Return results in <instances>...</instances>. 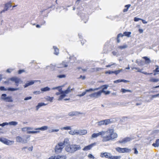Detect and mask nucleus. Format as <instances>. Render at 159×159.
<instances>
[{"mask_svg": "<svg viewBox=\"0 0 159 159\" xmlns=\"http://www.w3.org/2000/svg\"><path fill=\"white\" fill-rule=\"evenodd\" d=\"M132 139L130 137H126L123 139L121 140H120L118 142L119 143H125L127 142L130 141Z\"/></svg>", "mask_w": 159, "mask_h": 159, "instance_id": "4468645a", "label": "nucleus"}, {"mask_svg": "<svg viewBox=\"0 0 159 159\" xmlns=\"http://www.w3.org/2000/svg\"><path fill=\"white\" fill-rule=\"evenodd\" d=\"M56 159H66V157L65 155H58L56 156Z\"/></svg>", "mask_w": 159, "mask_h": 159, "instance_id": "a878e982", "label": "nucleus"}, {"mask_svg": "<svg viewBox=\"0 0 159 159\" xmlns=\"http://www.w3.org/2000/svg\"><path fill=\"white\" fill-rule=\"evenodd\" d=\"M113 71H107L105 72V74H111L113 73Z\"/></svg>", "mask_w": 159, "mask_h": 159, "instance_id": "4d7b16f0", "label": "nucleus"}, {"mask_svg": "<svg viewBox=\"0 0 159 159\" xmlns=\"http://www.w3.org/2000/svg\"><path fill=\"white\" fill-rule=\"evenodd\" d=\"M53 48L54 49V54L56 55H57L59 53L58 49L55 46H53Z\"/></svg>", "mask_w": 159, "mask_h": 159, "instance_id": "2f4dec72", "label": "nucleus"}, {"mask_svg": "<svg viewBox=\"0 0 159 159\" xmlns=\"http://www.w3.org/2000/svg\"><path fill=\"white\" fill-rule=\"evenodd\" d=\"M14 142L13 141H11L7 139L5 143V144L8 145H10L13 144L14 143Z\"/></svg>", "mask_w": 159, "mask_h": 159, "instance_id": "393cba45", "label": "nucleus"}, {"mask_svg": "<svg viewBox=\"0 0 159 159\" xmlns=\"http://www.w3.org/2000/svg\"><path fill=\"white\" fill-rule=\"evenodd\" d=\"M134 153L135 154H137L138 153V151H137L136 148H134Z\"/></svg>", "mask_w": 159, "mask_h": 159, "instance_id": "338daca9", "label": "nucleus"}, {"mask_svg": "<svg viewBox=\"0 0 159 159\" xmlns=\"http://www.w3.org/2000/svg\"><path fill=\"white\" fill-rule=\"evenodd\" d=\"M81 147L80 145L73 144L67 146L65 148L66 150L68 152L74 153L75 151L80 150Z\"/></svg>", "mask_w": 159, "mask_h": 159, "instance_id": "f03ea898", "label": "nucleus"}, {"mask_svg": "<svg viewBox=\"0 0 159 159\" xmlns=\"http://www.w3.org/2000/svg\"><path fill=\"white\" fill-rule=\"evenodd\" d=\"M100 89V88H95V89H92V88H90L89 89H86L85 90V92H91V91H97L98 90Z\"/></svg>", "mask_w": 159, "mask_h": 159, "instance_id": "b1692460", "label": "nucleus"}, {"mask_svg": "<svg viewBox=\"0 0 159 159\" xmlns=\"http://www.w3.org/2000/svg\"><path fill=\"white\" fill-rule=\"evenodd\" d=\"M159 81V79H158L151 78L150 80L149 81L152 82H157Z\"/></svg>", "mask_w": 159, "mask_h": 159, "instance_id": "473e14b6", "label": "nucleus"}, {"mask_svg": "<svg viewBox=\"0 0 159 159\" xmlns=\"http://www.w3.org/2000/svg\"><path fill=\"white\" fill-rule=\"evenodd\" d=\"M62 143L63 144V146H64V145L66 146V147L67 146H69L70 145V141L69 139L67 138H65L64 139L63 143Z\"/></svg>", "mask_w": 159, "mask_h": 159, "instance_id": "a211bd4d", "label": "nucleus"}, {"mask_svg": "<svg viewBox=\"0 0 159 159\" xmlns=\"http://www.w3.org/2000/svg\"><path fill=\"white\" fill-rule=\"evenodd\" d=\"M102 93H104L105 95H108L110 93V91H105V92H102Z\"/></svg>", "mask_w": 159, "mask_h": 159, "instance_id": "13d9d810", "label": "nucleus"}, {"mask_svg": "<svg viewBox=\"0 0 159 159\" xmlns=\"http://www.w3.org/2000/svg\"><path fill=\"white\" fill-rule=\"evenodd\" d=\"M20 89V88H9L7 89V90L9 91H14L17 90H18Z\"/></svg>", "mask_w": 159, "mask_h": 159, "instance_id": "c756f323", "label": "nucleus"}, {"mask_svg": "<svg viewBox=\"0 0 159 159\" xmlns=\"http://www.w3.org/2000/svg\"><path fill=\"white\" fill-rule=\"evenodd\" d=\"M8 125H16L18 124V122L16 121H12L8 123Z\"/></svg>", "mask_w": 159, "mask_h": 159, "instance_id": "72a5a7b5", "label": "nucleus"}, {"mask_svg": "<svg viewBox=\"0 0 159 159\" xmlns=\"http://www.w3.org/2000/svg\"><path fill=\"white\" fill-rule=\"evenodd\" d=\"M61 94L59 96L58 100V101L61 100L62 99L66 96V95L64 94Z\"/></svg>", "mask_w": 159, "mask_h": 159, "instance_id": "f704fd0d", "label": "nucleus"}, {"mask_svg": "<svg viewBox=\"0 0 159 159\" xmlns=\"http://www.w3.org/2000/svg\"><path fill=\"white\" fill-rule=\"evenodd\" d=\"M16 141L17 142L21 143H27L26 139H24L23 138L19 136H17L16 138Z\"/></svg>", "mask_w": 159, "mask_h": 159, "instance_id": "f8f14e48", "label": "nucleus"}, {"mask_svg": "<svg viewBox=\"0 0 159 159\" xmlns=\"http://www.w3.org/2000/svg\"><path fill=\"white\" fill-rule=\"evenodd\" d=\"M116 150L117 152L121 153L128 152L131 151L130 149L127 148H121L119 147L116 148Z\"/></svg>", "mask_w": 159, "mask_h": 159, "instance_id": "6e6552de", "label": "nucleus"}, {"mask_svg": "<svg viewBox=\"0 0 159 159\" xmlns=\"http://www.w3.org/2000/svg\"><path fill=\"white\" fill-rule=\"evenodd\" d=\"M64 130H70L71 129V127L70 126H67L65 127H64L61 128V129Z\"/></svg>", "mask_w": 159, "mask_h": 159, "instance_id": "ea45409f", "label": "nucleus"}, {"mask_svg": "<svg viewBox=\"0 0 159 159\" xmlns=\"http://www.w3.org/2000/svg\"><path fill=\"white\" fill-rule=\"evenodd\" d=\"M32 98L30 96L27 97H26L24 98L25 100H28L31 99Z\"/></svg>", "mask_w": 159, "mask_h": 159, "instance_id": "052dcab7", "label": "nucleus"}, {"mask_svg": "<svg viewBox=\"0 0 159 159\" xmlns=\"http://www.w3.org/2000/svg\"><path fill=\"white\" fill-rule=\"evenodd\" d=\"M82 113L77 111H72L69 112L68 115L69 116H77L79 114H81Z\"/></svg>", "mask_w": 159, "mask_h": 159, "instance_id": "2eb2a0df", "label": "nucleus"}, {"mask_svg": "<svg viewBox=\"0 0 159 159\" xmlns=\"http://www.w3.org/2000/svg\"><path fill=\"white\" fill-rule=\"evenodd\" d=\"M11 7V3L9 2L5 5V7L4 9L1 11L0 12L1 14L4 12L5 11H7L9 8Z\"/></svg>", "mask_w": 159, "mask_h": 159, "instance_id": "9d476101", "label": "nucleus"}, {"mask_svg": "<svg viewBox=\"0 0 159 159\" xmlns=\"http://www.w3.org/2000/svg\"><path fill=\"white\" fill-rule=\"evenodd\" d=\"M123 80H115L114 81V83H117L120 82H122Z\"/></svg>", "mask_w": 159, "mask_h": 159, "instance_id": "de8ad7c7", "label": "nucleus"}, {"mask_svg": "<svg viewBox=\"0 0 159 159\" xmlns=\"http://www.w3.org/2000/svg\"><path fill=\"white\" fill-rule=\"evenodd\" d=\"M47 105L46 104H45L43 102L39 103L38 104V105L36 107V110L37 111L38 109L41 107L44 106H45Z\"/></svg>", "mask_w": 159, "mask_h": 159, "instance_id": "412c9836", "label": "nucleus"}, {"mask_svg": "<svg viewBox=\"0 0 159 159\" xmlns=\"http://www.w3.org/2000/svg\"><path fill=\"white\" fill-rule=\"evenodd\" d=\"M96 145V143H94L90 144L89 145L85 147L83 149L84 151H86L91 149L92 148Z\"/></svg>", "mask_w": 159, "mask_h": 159, "instance_id": "ddd939ff", "label": "nucleus"}, {"mask_svg": "<svg viewBox=\"0 0 159 159\" xmlns=\"http://www.w3.org/2000/svg\"><path fill=\"white\" fill-rule=\"evenodd\" d=\"M156 66L157 67L154 70V72H159V68L158 67V66Z\"/></svg>", "mask_w": 159, "mask_h": 159, "instance_id": "3c124183", "label": "nucleus"}, {"mask_svg": "<svg viewBox=\"0 0 159 159\" xmlns=\"http://www.w3.org/2000/svg\"><path fill=\"white\" fill-rule=\"evenodd\" d=\"M109 86L108 85H104L100 86V87L98 88H100V89H102V90H100L101 93H102V92H105V90L107 89L109 87Z\"/></svg>", "mask_w": 159, "mask_h": 159, "instance_id": "dca6fc26", "label": "nucleus"}, {"mask_svg": "<svg viewBox=\"0 0 159 159\" xmlns=\"http://www.w3.org/2000/svg\"><path fill=\"white\" fill-rule=\"evenodd\" d=\"M0 90L1 91H6L7 90L3 86H1L0 87Z\"/></svg>", "mask_w": 159, "mask_h": 159, "instance_id": "8fccbe9b", "label": "nucleus"}, {"mask_svg": "<svg viewBox=\"0 0 159 159\" xmlns=\"http://www.w3.org/2000/svg\"><path fill=\"white\" fill-rule=\"evenodd\" d=\"M88 157L89 158L94 159L95 157L91 154H89L88 155Z\"/></svg>", "mask_w": 159, "mask_h": 159, "instance_id": "603ef678", "label": "nucleus"}, {"mask_svg": "<svg viewBox=\"0 0 159 159\" xmlns=\"http://www.w3.org/2000/svg\"><path fill=\"white\" fill-rule=\"evenodd\" d=\"M143 58L145 60V63L146 64H149L151 62L150 59L147 57H143Z\"/></svg>", "mask_w": 159, "mask_h": 159, "instance_id": "5701e85b", "label": "nucleus"}, {"mask_svg": "<svg viewBox=\"0 0 159 159\" xmlns=\"http://www.w3.org/2000/svg\"><path fill=\"white\" fill-rule=\"evenodd\" d=\"M56 156H51L48 159H56Z\"/></svg>", "mask_w": 159, "mask_h": 159, "instance_id": "774afa93", "label": "nucleus"}, {"mask_svg": "<svg viewBox=\"0 0 159 159\" xmlns=\"http://www.w3.org/2000/svg\"><path fill=\"white\" fill-rule=\"evenodd\" d=\"M55 66V65H53L52 64H51L50 66H47L46 67V68L47 69L48 67H50L52 69H54Z\"/></svg>", "mask_w": 159, "mask_h": 159, "instance_id": "a19ab883", "label": "nucleus"}, {"mask_svg": "<svg viewBox=\"0 0 159 159\" xmlns=\"http://www.w3.org/2000/svg\"><path fill=\"white\" fill-rule=\"evenodd\" d=\"M8 125V123L7 122H4L2 124H0V126L3 127L5 126V125Z\"/></svg>", "mask_w": 159, "mask_h": 159, "instance_id": "c03bdc74", "label": "nucleus"}, {"mask_svg": "<svg viewBox=\"0 0 159 159\" xmlns=\"http://www.w3.org/2000/svg\"><path fill=\"white\" fill-rule=\"evenodd\" d=\"M120 92L123 93H125L127 92H129L132 93V91L129 89H126L123 88H122L121 89Z\"/></svg>", "mask_w": 159, "mask_h": 159, "instance_id": "c85d7f7f", "label": "nucleus"}, {"mask_svg": "<svg viewBox=\"0 0 159 159\" xmlns=\"http://www.w3.org/2000/svg\"><path fill=\"white\" fill-rule=\"evenodd\" d=\"M36 131H28L27 132V134H37L39 133L40 131H39V130H35Z\"/></svg>", "mask_w": 159, "mask_h": 159, "instance_id": "bb28decb", "label": "nucleus"}, {"mask_svg": "<svg viewBox=\"0 0 159 159\" xmlns=\"http://www.w3.org/2000/svg\"><path fill=\"white\" fill-rule=\"evenodd\" d=\"M70 61H63L61 65V66H57L58 67H66L68 66V64L69 63Z\"/></svg>", "mask_w": 159, "mask_h": 159, "instance_id": "f3484780", "label": "nucleus"}, {"mask_svg": "<svg viewBox=\"0 0 159 159\" xmlns=\"http://www.w3.org/2000/svg\"><path fill=\"white\" fill-rule=\"evenodd\" d=\"M141 20V19L140 18H137V17H134V20L135 21H138L139 20Z\"/></svg>", "mask_w": 159, "mask_h": 159, "instance_id": "bf43d9fd", "label": "nucleus"}, {"mask_svg": "<svg viewBox=\"0 0 159 159\" xmlns=\"http://www.w3.org/2000/svg\"><path fill=\"white\" fill-rule=\"evenodd\" d=\"M97 134L98 136H101L102 141L103 142L112 140L118 136L117 134L114 132V130L111 129H108L107 131H102Z\"/></svg>", "mask_w": 159, "mask_h": 159, "instance_id": "f257e3e1", "label": "nucleus"}, {"mask_svg": "<svg viewBox=\"0 0 159 159\" xmlns=\"http://www.w3.org/2000/svg\"><path fill=\"white\" fill-rule=\"evenodd\" d=\"M86 93L85 91V92H83L81 94L78 95V96L79 97L83 96L86 94Z\"/></svg>", "mask_w": 159, "mask_h": 159, "instance_id": "5fc2aeb1", "label": "nucleus"}, {"mask_svg": "<svg viewBox=\"0 0 159 159\" xmlns=\"http://www.w3.org/2000/svg\"><path fill=\"white\" fill-rule=\"evenodd\" d=\"M101 92L99 91L90 94L89 96L91 98H98L101 96Z\"/></svg>", "mask_w": 159, "mask_h": 159, "instance_id": "1a4fd4ad", "label": "nucleus"}, {"mask_svg": "<svg viewBox=\"0 0 159 159\" xmlns=\"http://www.w3.org/2000/svg\"><path fill=\"white\" fill-rule=\"evenodd\" d=\"M38 81L40 82V80H31L30 81H27V83L24 85L25 88H26L28 86L33 84L35 82Z\"/></svg>", "mask_w": 159, "mask_h": 159, "instance_id": "9b49d317", "label": "nucleus"}, {"mask_svg": "<svg viewBox=\"0 0 159 159\" xmlns=\"http://www.w3.org/2000/svg\"><path fill=\"white\" fill-rule=\"evenodd\" d=\"M122 70V69H120V70H116L115 71H113V73L115 74L116 75H117L120 73V72H121Z\"/></svg>", "mask_w": 159, "mask_h": 159, "instance_id": "79ce46f5", "label": "nucleus"}, {"mask_svg": "<svg viewBox=\"0 0 159 159\" xmlns=\"http://www.w3.org/2000/svg\"><path fill=\"white\" fill-rule=\"evenodd\" d=\"M7 139L4 138H0V141L5 144Z\"/></svg>", "mask_w": 159, "mask_h": 159, "instance_id": "e433bc0d", "label": "nucleus"}, {"mask_svg": "<svg viewBox=\"0 0 159 159\" xmlns=\"http://www.w3.org/2000/svg\"><path fill=\"white\" fill-rule=\"evenodd\" d=\"M100 156L101 157H105L110 159H120L121 158L120 156H113L109 152H102L100 153Z\"/></svg>", "mask_w": 159, "mask_h": 159, "instance_id": "7ed1b4c3", "label": "nucleus"}, {"mask_svg": "<svg viewBox=\"0 0 159 159\" xmlns=\"http://www.w3.org/2000/svg\"><path fill=\"white\" fill-rule=\"evenodd\" d=\"M48 127L47 126H43L40 128H38L36 129H35V130H39V131L40 130L42 131H44L48 129Z\"/></svg>", "mask_w": 159, "mask_h": 159, "instance_id": "aec40b11", "label": "nucleus"}, {"mask_svg": "<svg viewBox=\"0 0 159 159\" xmlns=\"http://www.w3.org/2000/svg\"><path fill=\"white\" fill-rule=\"evenodd\" d=\"M7 96L6 94H2L1 95V99L6 102H12L13 101L11 96Z\"/></svg>", "mask_w": 159, "mask_h": 159, "instance_id": "39448f33", "label": "nucleus"}, {"mask_svg": "<svg viewBox=\"0 0 159 159\" xmlns=\"http://www.w3.org/2000/svg\"><path fill=\"white\" fill-rule=\"evenodd\" d=\"M64 148L62 142H60L56 145L55 148V151L56 153L58 154L61 152L63 148Z\"/></svg>", "mask_w": 159, "mask_h": 159, "instance_id": "20e7f679", "label": "nucleus"}, {"mask_svg": "<svg viewBox=\"0 0 159 159\" xmlns=\"http://www.w3.org/2000/svg\"><path fill=\"white\" fill-rule=\"evenodd\" d=\"M9 80H11L12 81L15 82V85L16 86H18L19 83L20 82H22L20 78L16 76L10 78Z\"/></svg>", "mask_w": 159, "mask_h": 159, "instance_id": "0eeeda50", "label": "nucleus"}, {"mask_svg": "<svg viewBox=\"0 0 159 159\" xmlns=\"http://www.w3.org/2000/svg\"><path fill=\"white\" fill-rule=\"evenodd\" d=\"M159 96V93L157 94L153 95L152 96V98H156V97H158Z\"/></svg>", "mask_w": 159, "mask_h": 159, "instance_id": "0e129e2a", "label": "nucleus"}, {"mask_svg": "<svg viewBox=\"0 0 159 159\" xmlns=\"http://www.w3.org/2000/svg\"><path fill=\"white\" fill-rule=\"evenodd\" d=\"M25 72V70H20L18 71V73L19 74H21L23 72Z\"/></svg>", "mask_w": 159, "mask_h": 159, "instance_id": "680f3d73", "label": "nucleus"}, {"mask_svg": "<svg viewBox=\"0 0 159 159\" xmlns=\"http://www.w3.org/2000/svg\"><path fill=\"white\" fill-rule=\"evenodd\" d=\"M41 93V92L40 91H34V92H33V93L35 95L39 94Z\"/></svg>", "mask_w": 159, "mask_h": 159, "instance_id": "864d4df0", "label": "nucleus"}, {"mask_svg": "<svg viewBox=\"0 0 159 159\" xmlns=\"http://www.w3.org/2000/svg\"><path fill=\"white\" fill-rule=\"evenodd\" d=\"M25 128L26 129V130H32V129H33V128L32 127H25Z\"/></svg>", "mask_w": 159, "mask_h": 159, "instance_id": "e2e57ef3", "label": "nucleus"}, {"mask_svg": "<svg viewBox=\"0 0 159 159\" xmlns=\"http://www.w3.org/2000/svg\"><path fill=\"white\" fill-rule=\"evenodd\" d=\"M124 35V34H122L120 33L118 35L117 37L118 38H119L120 37H122Z\"/></svg>", "mask_w": 159, "mask_h": 159, "instance_id": "69168bd1", "label": "nucleus"}, {"mask_svg": "<svg viewBox=\"0 0 159 159\" xmlns=\"http://www.w3.org/2000/svg\"><path fill=\"white\" fill-rule=\"evenodd\" d=\"M98 137V134L97 133H93L91 136V139H93V138H96Z\"/></svg>", "mask_w": 159, "mask_h": 159, "instance_id": "58836bf2", "label": "nucleus"}, {"mask_svg": "<svg viewBox=\"0 0 159 159\" xmlns=\"http://www.w3.org/2000/svg\"><path fill=\"white\" fill-rule=\"evenodd\" d=\"M111 119H106L98 122L97 123L98 125L101 126L102 125H107L111 122Z\"/></svg>", "mask_w": 159, "mask_h": 159, "instance_id": "423d86ee", "label": "nucleus"}, {"mask_svg": "<svg viewBox=\"0 0 159 159\" xmlns=\"http://www.w3.org/2000/svg\"><path fill=\"white\" fill-rule=\"evenodd\" d=\"M50 89L48 87H46L45 88H41V90L42 92H46L47 91H48L50 90Z\"/></svg>", "mask_w": 159, "mask_h": 159, "instance_id": "7c9ffc66", "label": "nucleus"}, {"mask_svg": "<svg viewBox=\"0 0 159 159\" xmlns=\"http://www.w3.org/2000/svg\"><path fill=\"white\" fill-rule=\"evenodd\" d=\"M53 97L51 98L49 97H48L47 98V100L48 101H50L51 102L52 101V100H53Z\"/></svg>", "mask_w": 159, "mask_h": 159, "instance_id": "09e8293b", "label": "nucleus"}, {"mask_svg": "<svg viewBox=\"0 0 159 159\" xmlns=\"http://www.w3.org/2000/svg\"><path fill=\"white\" fill-rule=\"evenodd\" d=\"M63 87V86H58L59 88L58 89V90L59 92H61V93H63V91L62 90V89L61 88V87Z\"/></svg>", "mask_w": 159, "mask_h": 159, "instance_id": "37998d69", "label": "nucleus"}, {"mask_svg": "<svg viewBox=\"0 0 159 159\" xmlns=\"http://www.w3.org/2000/svg\"><path fill=\"white\" fill-rule=\"evenodd\" d=\"M69 93L70 92L66 89L65 91H63V93L62 94H65L66 95V94Z\"/></svg>", "mask_w": 159, "mask_h": 159, "instance_id": "6e6d98bb", "label": "nucleus"}, {"mask_svg": "<svg viewBox=\"0 0 159 159\" xmlns=\"http://www.w3.org/2000/svg\"><path fill=\"white\" fill-rule=\"evenodd\" d=\"M78 135H83L87 133V131L86 130H78Z\"/></svg>", "mask_w": 159, "mask_h": 159, "instance_id": "6ab92c4d", "label": "nucleus"}, {"mask_svg": "<svg viewBox=\"0 0 159 159\" xmlns=\"http://www.w3.org/2000/svg\"><path fill=\"white\" fill-rule=\"evenodd\" d=\"M69 133L72 135H78V130H71L69 132Z\"/></svg>", "mask_w": 159, "mask_h": 159, "instance_id": "4be33fe9", "label": "nucleus"}, {"mask_svg": "<svg viewBox=\"0 0 159 159\" xmlns=\"http://www.w3.org/2000/svg\"><path fill=\"white\" fill-rule=\"evenodd\" d=\"M128 47L127 45H125L123 46H119L118 48L120 49H122L126 48Z\"/></svg>", "mask_w": 159, "mask_h": 159, "instance_id": "4c0bfd02", "label": "nucleus"}, {"mask_svg": "<svg viewBox=\"0 0 159 159\" xmlns=\"http://www.w3.org/2000/svg\"><path fill=\"white\" fill-rule=\"evenodd\" d=\"M57 77L59 78H65L66 75H59L57 76Z\"/></svg>", "mask_w": 159, "mask_h": 159, "instance_id": "49530a36", "label": "nucleus"}, {"mask_svg": "<svg viewBox=\"0 0 159 159\" xmlns=\"http://www.w3.org/2000/svg\"><path fill=\"white\" fill-rule=\"evenodd\" d=\"M124 35L128 37H129L131 34V32H125L123 33Z\"/></svg>", "mask_w": 159, "mask_h": 159, "instance_id": "c9c22d12", "label": "nucleus"}, {"mask_svg": "<svg viewBox=\"0 0 159 159\" xmlns=\"http://www.w3.org/2000/svg\"><path fill=\"white\" fill-rule=\"evenodd\" d=\"M152 145L155 147H158L159 146V139H157L155 143H153Z\"/></svg>", "mask_w": 159, "mask_h": 159, "instance_id": "cd10ccee", "label": "nucleus"}, {"mask_svg": "<svg viewBox=\"0 0 159 159\" xmlns=\"http://www.w3.org/2000/svg\"><path fill=\"white\" fill-rule=\"evenodd\" d=\"M59 129H52L51 130H49V132H50V133L52 132H57L58 131H59Z\"/></svg>", "mask_w": 159, "mask_h": 159, "instance_id": "a18cd8bd", "label": "nucleus"}]
</instances>
